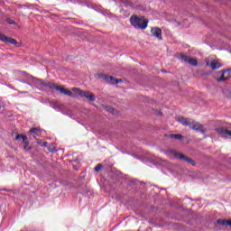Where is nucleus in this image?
Listing matches in <instances>:
<instances>
[{"label": "nucleus", "mask_w": 231, "mask_h": 231, "mask_svg": "<svg viewBox=\"0 0 231 231\" xmlns=\"http://www.w3.org/2000/svg\"><path fill=\"white\" fill-rule=\"evenodd\" d=\"M177 122H180L182 125H187L188 127H190V129H193L194 131H201V133H204L203 131V125L187 117L183 116H178L176 117Z\"/></svg>", "instance_id": "f257e3e1"}, {"label": "nucleus", "mask_w": 231, "mask_h": 231, "mask_svg": "<svg viewBox=\"0 0 231 231\" xmlns=\"http://www.w3.org/2000/svg\"><path fill=\"white\" fill-rule=\"evenodd\" d=\"M43 88H48L49 89H55L56 91H60L61 95H66L67 97H70L71 98H77V95H74L71 90H68L63 87L55 85L54 83H51V82L45 81V83L43 84Z\"/></svg>", "instance_id": "f03ea898"}, {"label": "nucleus", "mask_w": 231, "mask_h": 231, "mask_svg": "<svg viewBox=\"0 0 231 231\" xmlns=\"http://www.w3.org/2000/svg\"><path fill=\"white\" fill-rule=\"evenodd\" d=\"M130 23L132 26H134L136 30H145L147 24H149V20L143 17L131 16Z\"/></svg>", "instance_id": "7ed1b4c3"}, {"label": "nucleus", "mask_w": 231, "mask_h": 231, "mask_svg": "<svg viewBox=\"0 0 231 231\" xmlns=\"http://www.w3.org/2000/svg\"><path fill=\"white\" fill-rule=\"evenodd\" d=\"M72 91L77 93L79 97H83L84 98H88L90 102H95L97 100V97L89 91H83L79 88H73Z\"/></svg>", "instance_id": "20e7f679"}, {"label": "nucleus", "mask_w": 231, "mask_h": 231, "mask_svg": "<svg viewBox=\"0 0 231 231\" xmlns=\"http://www.w3.org/2000/svg\"><path fill=\"white\" fill-rule=\"evenodd\" d=\"M217 77L216 78L217 82H225V80H228L231 78V69L220 70L217 72Z\"/></svg>", "instance_id": "39448f33"}, {"label": "nucleus", "mask_w": 231, "mask_h": 231, "mask_svg": "<svg viewBox=\"0 0 231 231\" xmlns=\"http://www.w3.org/2000/svg\"><path fill=\"white\" fill-rule=\"evenodd\" d=\"M171 154L174 158H177L178 160H182L183 162H186V163H189V165H196V162L194 160L185 156L183 153H180L176 151H171Z\"/></svg>", "instance_id": "423d86ee"}, {"label": "nucleus", "mask_w": 231, "mask_h": 231, "mask_svg": "<svg viewBox=\"0 0 231 231\" xmlns=\"http://www.w3.org/2000/svg\"><path fill=\"white\" fill-rule=\"evenodd\" d=\"M97 79H103V80L109 84H119V82H122V79H116L113 76H107L104 73H98Z\"/></svg>", "instance_id": "0eeeda50"}, {"label": "nucleus", "mask_w": 231, "mask_h": 231, "mask_svg": "<svg viewBox=\"0 0 231 231\" xmlns=\"http://www.w3.org/2000/svg\"><path fill=\"white\" fill-rule=\"evenodd\" d=\"M180 59H181L184 62H187L190 66H198V60L196 58H190V56H187L186 54L180 53Z\"/></svg>", "instance_id": "6e6552de"}, {"label": "nucleus", "mask_w": 231, "mask_h": 231, "mask_svg": "<svg viewBox=\"0 0 231 231\" xmlns=\"http://www.w3.org/2000/svg\"><path fill=\"white\" fill-rule=\"evenodd\" d=\"M205 63L206 66H209V68H211V69L214 71L216 69H219V68H222L223 65L221 63H219V61H211L210 60H208V58L205 59Z\"/></svg>", "instance_id": "1a4fd4ad"}, {"label": "nucleus", "mask_w": 231, "mask_h": 231, "mask_svg": "<svg viewBox=\"0 0 231 231\" xmlns=\"http://www.w3.org/2000/svg\"><path fill=\"white\" fill-rule=\"evenodd\" d=\"M0 41L2 42H5V44H14V46H16V44H17V40L14 39V38H10V37L3 34L2 32H0Z\"/></svg>", "instance_id": "9d476101"}, {"label": "nucleus", "mask_w": 231, "mask_h": 231, "mask_svg": "<svg viewBox=\"0 0 231 231\" xmlns=\"http://www.w3.org/2000/svg\"><path fill=\"white\" fill-rule=\"evenodd\" d=\"M151 33L153 37H156L158 41H162L163 37L162 36V29L158 27H153L151 29Z\"/></svg>", "instance_id": "9b49d317"}, {"label": "nucleus", "mask_w": 231, "mask_h": 231, "mask_svg": "<svg viewBox=\"0 0 231 231\" xmlns=\"http://www.w3.org/2000/svg\"><path fill=\"white\" fill-rule=\"evenodd\" d=\"M30 134L32 135L33 138H37L41 134V129L37 127L31 128L29 130Z\"/></svg>", "instance_id": "f8f14e48"}, {"label": "nucleus", "mask_w": 231, "mask_h": 231, "mask_svg": "<svg viewBox=\"0 0 231 231\" xmlns=\"http://www.w3.org/2000/svg\"><path fill=\"white\" fill-rule=\"evenodd\" d=\"M44 83L45 81L42 79H36L35 80V84L37 86L36 88L41 90H42V88H44Z\"/></svg>", "instance_id": "ddd939ff"}, {"label": "nucleus", "mask_w": 231, "mask_h": 231, "mask_svg": "<svg viewBox=\"0 0 231 231\" xmlns=\"http://www.w3.org/2000/svg\"><path fill=\"white\" fill-rule=\"evenodd\" d=\"M169 138H173L174 140H183V135L171 134L169 135Z\"/></svg>", "instance_id": "4468645a"}, {"label": "nucleus", "mask_w": 231, "mask_h": 231, "mask_svg": "<svg viewBox=\"0 0 231 231\" xmlns=\"http://www.w3.org/2000/svg\"><path fill=\"white\" fill-rule=\"evenodd\" d=\"M104 109L107 111V113H110L111 115H115V108L111 106H104Z\"/></svg>", "instance_id": "2eb2a0df"}, {"label": "nucleus", "mask_w": 231, "mask_h": 231, "mask_svg": "<svg viewBox=\"0 0 231 231\" xmlns=\"http://www.w3.org/2000/svg\"><path fill=\"white\" fill-rule=\"evenodd\" d=\"M123 5H125V6H133V3H131V1L129 0H121Z\"/></svg>", "instance_id": "dca6fc26"}, {"label": "nucleus", "mask_w": 231, "mask_h": 231, "mask_svg": "<svg viewBox=\"0 0 231 231\" xmlns=\"http://www.w3.org/2000/svg\"><path fill=\"white\" fill-rule=\"evenodd\" d=\"M217 225H222L223 226H226V219H218L217 221Z\"/></svg>", "instance_id": "f3484780"}, {"label": "nucleus", "mask_w": 231, "mask_h": 231, "mask_svg": "<svg viewBox=\"0 0 231 231\" xmlns=\"http://www.w3.org/2000/svg\"><path fill=\"white\" fill-rule=\"evenodd\" d=\"M102 167H104L102 164H97L94 169L95 172H100V171H102Z\"/></svg>", "instance_id": "a211bd4d"}, {"label": "nucleus", "mask_w": 231, "mask_h": 231, "mask_svg": "<svg viewBox=\"0 0 231 231\" xmlns=\"http://www.w3.org/2000/svg\"><path fill=\"white\" fill-rule=\"evenodd\" d=\"M26 140H28V137L26 135L22 134V141L28 145V143H26Z\"/></svg>", "instance_id": "6ab92c4d"}, {"label": "nucleus", "mask_w": 231, "mask_h": 231, "mask_svg": "<svg viewBox=\"0 0 231 231\" xmlns=\"http://www.w3.org/2000/svg\"><path fill=\"white\" fill-rule=\"evenodd\" d=\"M6 23H8V24H15V22L10 18L6 19Z\"/></svg>", "instance_id": "aec40b11"}, {"label": "nucleus", "mask_w": 231, "mask_h": 231, "mask_svg": "<svg viewBox=\"0 0 231 231\" xmlns=\"http://www.w3.org/2000/svg\"><path fill=\"white\" fill-rule=\"evenodd\" d=\"M154 115L156 116H162V111H155L154 112Z\"/></svg>", "instance_id": "412c9836"}, {"label": "nucleus", "mask_w": 231, "mask_h": 231, "mask_svg": "<svg viewBox=\"0 0 231 231\" xmlns=\"http://www.w3.org/2000/svg\"><path fill=\"white\" fill-rule=\"evenodd\" d=\"M23 134H18L15 136V140H22Z\"/></svg>", "instance_id": "4be33fe9"}, {"label": "nucleus", "mask_w": 231, "mask_h": 231, "mask_svg": "<svg viewBox=\"0 0 231 231\" xmlns=\"http://www.w3.org/2000/svg\"><path fill=\"white\" fill-rule=\"evenodd\" d=\"M47 145H48V143H47V142H44V143H42V147H47Z\"/></svg>", "instance_id": "5701e85b"}, {"label": "nucleus", "mask_w": 231, "mask_h": 231, "mask_svg": "<svg viewBox=\"0 0 231 231\" xmlns=\"http://www.w3.org/2000/svg\"><path fill=\"white\" fill-rule=\"evenodd\" d=\"M2 107H5V104L0 103V109H1Z\"/></svg>", "instance_id": "b1692460"}, {"label": "nucleus", "mask_w": 231, "mask_h": 231, "mask_svg": "<svg viewBox=\"0 0 231 231\" xmlns=\"http://www.w3.org/2000/svg\"><path fill=\"white\" fill-rule=\"evenodd\" d=\"M162 73H167V70H165V69H162Z\"/></svg>", "instance_id": "393cba45"}]
</instances>
